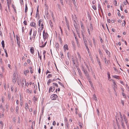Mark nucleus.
I'll return each mask as SVG.
<instances>
[{
  "label": "nucleus",
  "mask_w": 129,
  "mask_h": 129,
  "mask_svg": "<svg viewBox=\"0 0 129 129\" xmlns=\"http://www.w3.org/2000/svg\"><path fill=\"white\" fill-rule=\"evenodd\" d=\"M50 98L52 100H55L57 98L58 96L56 94H53L51 95Z\"/></svg>",
  "instance_id": "obj_1"
},
{
  "label": "nucleus",
  "mask_w": 129,
  "mask_h": 129,
  "mask_svg": "<svg viewBox=\"0 0 129 129\" xmlns=\"http://www.w3.org/2000/svg\"><path fill=\"white\" fill-rule=\"evenodd\" d=\"M83 71L84 72L85 76L87 78H90V76L86 70H85L84 69H83Z\"/></svg>",
  "instance_id": "obj_2"
},
{
  "label": "nucleus",
  "mask_w": 129,
  "mask_h": 129,
  "mask_svg": "<svg viewBox=\"0 0 129 129\" xmlns=\"http://www.w3.org/2000/svg\"><path fill=\"white\" fill-rule=\"evenodd\" d=\"M30 25L31 26L34 27L35 28H37V25L35 22H32L30 23Z\"/></svg>",
  "instance_id": "obj_3"
},
{
  "label": "nucleus",
  "mask_w": 129,
  "mask_h": 129,
  "mask_svg": "<svg viewBox=\"0 0 129 129\" xmlns=\"http://www.w3.org/2000/svg\"><path fill=\"white\" fill-rule=\"evenodd\" d=\"M48 35L47 33L43 34V38L44 40L46 39L48 37Z\"/></svg>",
  "instance_id": "obj_4"
},
{
  "label": "nucleus",
  "mask_w": 129,
  "mask_h": 129,
  "mask_svg": "<svg viewBox=\"0 0 129 129\" xmlns=\"http://www.w3.org/2000/svg\"><path fill=\"white\" fill-rule=\"evenodd\" d=\"M85 31L84 29H82L81 30V33L82 34V36L83 39H84V38H85V36H84V34L85 33Z\"/></svg>",
  "instance_id": "obj_5"
},
{
  "label": "nucleus",
  "mask_w": 129,
  "mask_h": 129,
  "mask_svg": "<svg viewBox=\"0 0 129 129\" xmlns=\"http://www.w3.org/2000/svg\"><path fill=\"white\" fill-rule=\"evenodd\" d=\"M17 81V83L18 85L20 86V84H21V81L20 80H19L18 77L16 79Z\"/></svg>",
  "instance_id": "obj_6"
},
{
  "label": "nucleus",
  "mask_w": 129,
  "mask_h": 129,
  "mask_svg": "<svg viewBox=\"0 0 129 129\" xmlns=\"http://www.w3.org/2000/svg\"><path fill=\"white\" fill-rule=\"evenodd\" d=\"M26 81L25 79H23L22 81H21V84L22 85V87L24 86V84L25 83Z\"/></svg>",
  "instance_id": "obj_7"
},
{
  "label": "nucleus",
  "mask_w": 129,
  "mask_h": 129,
  "mask_svg": "<svg viewBox=\"0 0 129 129\" xmlns=\"http://www.w3.org/2000/svg\"><path fill=\"white\" fill-rule=\"evenodd\" d=\"M85 38H84V39H83L85 45V46L86 47V48H88V45H87V41L86 39H85Z\"/></svg>",
  "instance_id": "obj_8"
},
{
  "label": "nucleus",
  "mask_w": 129,
  "mask_h": 129,
  "mask_svg": "<svg viewBox=\"0 0 129 129\" xmlns=\"http://www.w3.org/2000/svg\"><path fill=\"white\" fill-rule=\"evenodd\" d=\"M55 89V87H50L49 88V92H50V91L53 92Z\"/></svg>",
  "instance_id": "obj_9"
},
{
  "label": "nucleus",
  "mask_w": 129,
  "mask_h": 129,
  "mask_svg": "<svg viewBox=\"0 0 129 129\" xmlns=\"http://www.w3.org/2000/svg\"><path fill=\"white\" fill-rule=\"evenodd\" d=\"M113 88L114 91L116 92V89L117 88V85L116 84L113 85Z\"/></svg>",
  "instance_id": "obj_10"
},
{
  "label": "nucleus",
  "mask_w": 129,
  "mask_h": 129,
  "mask_svg": "<svg viewBox=\"0 0 129 129\" xmlns=\"http://www.w3.org/2000/svg\"><path fill=\"white\" fill-rule=\"evenodd\" d=\"M37 31L36 30H35L34 31L33 38H34V39H35V37L37 34Z\"/></svg>",
  "instance_id": "obj_11"
},
{
  "label": "nucleus",
  "mask_w": 129,
  "mask_h": 129,
  "mask_svg": "<svg viewBox=\"0 0 129 129\" xmlns=\"http://www.w3.org/2000/svg\"><path fill=\"white\" fill-rule=\"evenodd\" d=\"M93 45L95 47H96V46L97 45V44L96 42L95 41L94 38H93Z\"/></svg>",
  "instance_id": "obj_12"
},
{
  "label": "nucleus",
  "mask_w": 129,
  "mask_h": 129,
  "mask_svg": "<svg viewBox=\"0 0 129 129\" xmlns=\"http://www.w3.org/2000/svg\"><path fill=\"white\" fill-rule=\"evenodd\" d=\"M75 28L76 30V31L78 35V36L79 37L80 34V32L79 31V29L78 28H76V27H75Z\"/></svg>",
  "instance_id": "obj_13"
},
{
  "label": "nucleus",
  "mask_w": 129,
  "mask_h": 129,
  "mask_svg": "<svg viewBox=\"0 0 129 129\" xmlns=\"http://www.w3.org/2000/svg\"><path fill=\"white\" fill-rule=\"evenodd\" d=\"M112 77L116 79H117L119 80L120 79V78L119 77V76L115 75H114L112 76Z\"/></svg>",
  "instance_id": "obj_14"
},
{
  "label": "nucleus",
  "mask_w": 129,
  "mask_h": 129,
  "mask_svg": "<svg viewBox=\"0 0 129 129\" xmlns=\"http://www.w3.org/2000/svg\"><path fill=\"white\" fill-rule=\"evenodd\" d=\"M43 20L41 19H40L39 21L38 25L39 26H40L41 23H42V22H43Z\"/></svg>",
  "instance_id": "obj_15"
},
{
  "label": "nucleus",
  "mask_w": 129,
  "mask_h": 129,
  "mask_svg": "<svg viewBox=\"0 0 129 129\" xmlns=\"http://www.w3.org/2000/svg\"><path fill=\"white\" fill-rule=\"evenodd\" d=\"M58 38L59 39V42L60 43V44L61 45H62V40L61 39L60 37L59 36H59H58Z\"/></svg>",
  "instance_id": "obj_16"
},
{
  "label": "nucleus",
  "mask_w": 129,
  "mask_h": 129,
  "mask_svg": "<svg viewBox=\"0 0 129 129\" xmlns=\"http://www.w3.org/2000/svg\"><path fill=\"white\" fill-rule=\"evenodd\" d=\"M77 69L78 71V72L79 74V75L81 76V73L80 70V69L79 68H77Z\"/></svg>",
  "instance_id": "obj_17"
},
{
  "label": "nucleus",
  "mask_w": 129,
  "mask_h": 129,
  "mask_svg": "<svg viewBox=\"0 0 129 129\" xmlns=\"http://www.w3.org/2000/svg\"><path fill=\"white\" fill-rule=\"evenodd\" d=\"M64 18L66 24V25H68L69 24L68 21L66 17V16H65Z\"/></svg>",
  "instance_id": "obj_18"
},
{
  "label": "nucleus",
  "mask_w": 129,
  "mask_h": 129,
  "mask_svg": "<svg viewBox=\"0 0 129 129\" xmlns=\"http://www.w3.org/2000/svg\"><path fill=\"white\" fill-rule=\"evenodd\" d=\"M19 109V107H18V106L16 107L15 108V110L16 112H17V114L18 113V110Z\"/></svg>",
  "instance_id": "obj_19"
},
{
  "label": "nucleus",
  "mask_w": 129,
  "mask_h": 129,
  "mask_svg": "<svg viewBox=\"0 0 129 129\" xmlns=\"http://www.w3.org/2000/svg\"><path fill=\"white\" fill-rule=\"evenodd\" d=\"M34 49H30V51L31 53L33 54H34Z\"/></svg>",
  "instance_id": "obj_20"
},
{
  "label": "nucleus",
  "mask_w": 129,
  "mask_h": 129,
  "mask_svg": "<svg viewBox=\"0 0 129 129\" xmlns=\"http://www.w3.org/2000/svg\"><path fill=\"white\" fill-rule=\"evenodd\" d=\"M47 43V42H45L42 45H40V47L41 48H43L44 47V46L46 45V43Z\"/></svg>",
  "instance_id": "obj_21"
},
{
  "label": "nucleus",
  "mask_w": 129,
  "mask_h": 129,
  "mask_svg": "<svg viewBox=\"0 0 129 129\" xmlns=\"http://www.w3.org/2000/svg\"><path fill=\"white\" fill-rule=\"evenodd\" d=\"M25 107L26 110H27L28 109V105L27 103H26L25 104Z\"/></svg>",
  "instance_id": "obj_22"
},
{
  "label": "nucleus",
  "mask_w": 129,
  "mask_h": 129,
  "mask_svg": "<svg viewBox=\"0 0 129 129\" xmlns=\"http://www.w3.org/2000/svg\"><path fill=\"white\" fill-rule=\"evenodd\" d=\"M28 9V8L27 7V6L26 4H25V13H26L27 12Z\"/></svg>",
  "instance_id": "obj_23"
},
{
  "label": "nucleus",
  "mask_w": 129,
  "mask_h": 129,
  "mask_svg": "<svg viewBox=\"0 0 129 129\" xmlns=\"http://www.w3.org/2000/svg\"><path fill=\"white\" fill-rule=\"evenodd\" d=\"M1 43H2V46L3 48H4L5 47L4 42V41L3 40L2 41Z\"/></svg>",
  "instance_id": "obj_24"
},
{
  "label": "nucleus",
  "mask_w": 129,
  "mask_h": 129,
  "mask_svg": "<svg viewBox=\"0 0 129 129\" xmlns=\"http://www.w3.org/2000/svg\"><path fill=\"white\" fill-rule=\"evenodd\" d=\"M4 113L3 112H2V114H0V118H3L4 116Z\"/></svg>",
  "instance_id": "obj_25"
},
{
  "label": "nucleus",
  "mask_w": 129,
  "mask_h": 129,
  "mask_svg": "<svg viewBox=\"0 0 129 129\" xmlns=\"http://www.w3.org/2000/svg\"><path fill=\"white\" fill-rule=\"evenodd\" d=\"M52 82V80L51 79H49L48 80L47 82V84L48 85H49L50 83Z\"/></svg>",
  "instance_id": "obj_26"
},
{
  "label": "nucleus",
  "mask_w": 129,
  "mask_h": 129,
  "mask_svg": "<svg viewBox=\"0 0 129 129\" xmlns=\"http://www.w3.org/2000/svg\"><path fill=\"white\" fill-rule=\"evenodd\" d=\"M107 75H108V78L109 80V79L111 78L110 76V74L109 72H107Z\"/></svg>",
  "instance_id": "obj_27"
},
{
  "label": "nucleus",
  "mask_w": 129,
  "mask_h": 129,
  "mask_svg": "<svg viewBox=\"0 0 129 129\" xmlns=\"http://www.w3.org/2000/svg\"><path fill=\"white\" fill-rule=\"evenodd\" d=\"M12 81L14 83H15L16 81V77L13 78Z\"/></svg>",
  "instance_id": "obj_28"
},
{
  "label": "nucleus",
  "mask_w": 129,
  "mask_h": 129,
  "mask_svg": "<svg viewBox=\"0 0 129 129\" xmlns=\"http://www.w3.org/2000/svg\"><path fill=\"white\" fill-rule=\"evenodd\" d=\"M53 84L54 87V86L56 87H58V85L56 83H53Z\"/></svg>",
  "instance_id": "obj_29"
},
{
  "label": "nucleus",
  "mask_w": 129,
  "mask_h": 129,
  "mask_svg": "<svg viewBox=\"0 0 129 129\" xmlns=\"http://www.w3.org/2000/svg\"><path fill=\"white\" fill-rule=\"evenodd\" d=\"M7 5L8 8L10 6V5L11 4H10V2H9V0H7Z\"/></svg>",
  "instance_id": "obj_30"
},
{
  "label": "nucleus",
  "mask_w": 129,
  "mask_h": 129,
  "mask_svg": "<svg viewBox=\"0 0 129 129\" xmlns=\"http://www.w3.org/2000/svg\"><path fill=\"white\" fill-rule=\"evenodd\" d=\"M105 61L106 63V64L107 65H108V62H109L110 61L108 60V61L107 60H106V58H105Z\"/></svg>",
  "instance_id": "obj_31"
},
{
  "label": "nucleus",
  "mask_w": 129,
  "mask_h": 129,
  "mask_svg": "<svg viewBox=\"0 0 129 129\" xmlns=\"http://www.w3.org/2000/svg\"><path fill=\"white\" fill-rule=\"evenodd\" d=\"M105 51L106 52V53L107 54L109 55L110 54V52L108 50H106L105 49Z\"/></svg>",
  "instance_id": "obj_32"
},
{
  "label": "nucleus",
  "mask_w": 129,
  "mask_h": 129,
  "mask_svg": "<svg viewBox=\"0 0 129 129\" xmlns=\"http://www.w3.org/2000/svg\"><path fill=\"white\" fill-rule=\"evenodd\" d=\"M90 30L91 31H92L93 30V26L92 25V24H90Z\"/></svg>",
  "instance_id": "obj_33"
},
{
  "label": "nucleus",
  "mask_w": 129,
  "mask_h": 129,
  "mask_svg": "<svg viewBox=\"0 0 129 129\" xmlns=\"http://www.w3.org/2000/svg\"><path fill=\"white\" fill-rule=\"evenodd\" d=\"M26 92L28 93H32V91L31 90H30L29 89H27L26 90Z\"/></svg>",
  "instance_id": "obj_34"
},
{
  "label": "nucleus",
  "mask_w": 129,
  "mask_h": 129,
  "mask_svg": "<svg viewBox=\"0 0 129 129\" xmlns=\"http://www.w3.org/2000/svg\"><path fill=\"white\" fill-rule=\"evenodd\" d=\"M81 28L82 29H82H84V27L83 26V24L82 23H81Z\"/></svg>",
  "instance_id": "obj_35"
},
{
  "label": "nucleus",
  "mask_w": 129,
  "mask_h": 129,
  "mask_svg": "<svg viewBox=\"0 0 129 129\" xmlns=\"http://www.w3.org/2000/svg\"><path fill=\"white\" fill-rule=\"evenodd\" d=\"M63 48H68V45L67 44H66L64 45Z\"/></svg>",
  "instance_id": "obj_36"
},
{
  "label": "nucleus",
  "mask_w": 129,
  "mask_h": 129,
  "mask_svg": "<svg viewBox=\"0 0 129 129\" xmlns=\"http://www.w3.org/2000/svg\"><path fill=\"white\" fill-rule=\"evenodd\" d=\"M49 23L50 25V26H52L53 25H52V21L51 20H50L49 21Z\"/></svg>",
  "instance_id": "obj_37"
},
{
  "label": "nucleus",
  "mask_w": 129,
  "mask_h": 129,
  "mask_svg": "<svg viewBox=\"0 0 129 129\" xmlns=\"http://www.w3.org/2000/svg\"><path fill=\"white\" fill-rule=\"evenodd\" d=\"M87 29L88 33L89 34V35H90L91 34L90 32V29L88 28H87Z\"/></svg>",
  "instance_id": "obj_38"
},
{
  "label": "nucleus",
  "mask_w": 129,
  "mask_h": 129,
  "mask_svg": "<svg viewBox=\"0 0 129 129\" xmlns=\"http://www.w3.org/2000/svg\"><path fill=\"white\" fill-rule=\"evenodd\" d=\"M93 97L95 101L97 100L96 98V96L95 94H94L93 95Z\"/></svg>",
  "instance_id": "obj_39"
},
{
  "label": "nucleus",
  "mask_w": 129,
  "mask_h": 129,
  "mask_svg": "<svg viewBox=\"0 0 129 129\" xmlns=\"http://www.w3.org/2000/svg\"><path fill=\"white\" fill-rule=\"evenodd\" d=\"M33 86H34V87L35 89L36 90L37 89V86L36 85H33Z\"/></svg>",
  "instance_id": "obj_40"
},
{
  "label": "nucleus",
  "mask_w": 129,
  "mask_h": 129,
  "mask_svg": "<svg viewBox=\"0 0 129 129\" xmlns=\"http://www.w3.org/2000/svg\"><path fill=\"white\" fill-rule=\"evenodd\" d=\"M43 28H40V27L39 29H38V32H41L42 30H43Z\"/></svg>",
  "instance_id": "obj_41"
},
{
  "label": "nucleus",
  "mask_w": 129,
  "mask_h": 129,
  "mask_svg": "<svg viewBox=\"0 0 129 129\" xmlns=\"http://www.w3.org/2000/svg\"><path fill=\"white\" fill-rule=\"evenodd\" d=\"M92 8L93 9H94V10H96V6L95 5L92 6Z\"/></svg>",
  "instance_id": "obj_42"
},
{
  "label": "nucleus",
  "mask_w": 129,
  "mask_h": 129,
  "mask_svg": "<svg viewBox=\"0 0 129 129\" xmlns=\"http://www.w3.org/2000/svg\"><path fill=\"white\" fill-rule=\"evenodd\" d=\"M8 98L9 100L11 98V95L9 93L8 94Z\"/></svg>",
  "instance_id": "obj_43"
},
{
  "label": "nucleus",
  "mask_w": 129,
  "mask_h": 129,
  "mask_svg": "<svg viewBox=\"0 0 129 129\" xmlns=\"http://www.w3.org/2000/svg\"><path fill=\"white\" fill-rule=\"evenodd\" d=\"M16 39L17 41H19L20 38L18 37L17 36L16 37Z\"/></svg>",
  "instance_id": "obj_44"
},
{
  "label": "nucleus",
  "mask_w": 129,
  "mask_h": 129,
  "mask_svg": "<svg viewBox=\"0 0 129 129\" xmlns=\"http://www.w3.org/2000/svg\"><path fill=\"white\" fill-rule=\"evenodd\" d=\"M121 125H122V127L123 128V129H125V128H124L125 126L124 125V123L123 122H122L121 123Z\"/></svg>",
  "instance_id": "obj_45"
},
{
  "label": "nucleus",
  "mask_w": 129,
  "mask_h": 129,
  "mask_svg": "<svg viewBox=\"0 0 129 129\" xmlns=\"http://www.w3.org/2000/svg\"><path fill=\"white\" fill-rule=\"evenodd\" d=\"M58 83L61 86L63 87H64V85L63 84L60 82H58Z\"/></svg>",
  "instance_id": "obj_46"
},
{
  "label": "nucleus",
  "mask_w": 129,
  "mask_h": 129,
  "mask_svg": "<svg viewBox=\"0 0 129 129\" xmlns=\"http://www.w3.org/2000/svg\"><path fill=\"white\" fill-rule=\"evenodd\" d=\"M23 23L25 25H27V22L26 20H24Z\"/></svg>",
  "instance_id": "obj_47"
},
{
  "label": "nucleus",
  "mask_w": 129,
  "mask_h": 129,
  "mask_svg": "<svg viewBox=\"0 0 129 129\" xmlns=\"http://www.w3.org/2000/svg\"><path fill=\"white\" fill-rule=\"evenodd\" d=\"M52 77V75L51 74H48L47 76V78H49L50 77Z\"/></svg>",
  "instance_id": "obj_48"
},
{
  "label": "nucleus",
  "mask_w": 129,
  "mask_h": 129,
  "mask_svg": "<svg viewBox=\"0 0 129 129\" xmlns=\"http://www.w3.org/2000/svg\"><path fill=\"white\" fill-rule=\"evenodd\" d=\"M123 21L124 22V23H122V25L123 26H124L125 24V20H124Z\"/></svg>",
  "instance_id": "obj_49"
},
{
  "label": "nucleus",
  "mask_w": 129,
  "mask_h": 129,
  "mask_svg": "<svg viewBox=\"0 0 129 129\" xmlns=\"http://www.w3.org/2000/svg\"><path fill=\"white\" fill-rule=\"evenodd\" d=\"M33 99L34 101H36L37 100V98L35 96H34Z\"/></svg>",
  "instance_id": "obj_50"
},
{
  "label": "nucleus",
  "mask_w": 129,
  "mask_h": 129,
  "mask_svg": "<svg viewBox=\"0 0 129 129\" xmlns=\"http://www.w3.org/2000/svg\"><path fill=\"white\" fill-rule=\"evenodd\" d=\"M32 31V28H31L30 29V31L29 32V35L30 36H31V35Z\"/></svg>",
  "instance_id": "obj_51"
},
{
  "label": "nucleus",
  "mask_w": 129,
  "mask_h": 129,
  "mask_svg": "<svg viewBox=\"0 0 129 129\" xmlns=\"http://www.w3.org/2000/svg\"><path fill=\"white\" fill-rule=\"evenodd\" d=\"M60 1L61 5H63V0H59Z\"/></svg>",
  "instance_id": "obj_52"
},
{
  "label": "nucleus",
  "mask_w": 129,
  "mask_h": 129,
  "mask_svg": "<svg viewBox=\"0 0 129 129\" xmlns=\"http://www.w3.org/2000/svg\"><path fill=\"white\" fill-rule=\"evenodd\" d=\"M122 95L124 96V98H125L126 97L125 94L123 92L122 93Z\"/></svg>",
  "instance_id": "obj_53"
},
{
  "label": "nucleus",
  "mask_w": 129,
  "mask_h": 129,
  "mask_svg": "<svg viewBox=\"0 0 129 129\" xmlns=\"http://www.w3.org/2000/svg\"><path fill=\"white\" fill-rule=\"evenodd\" d=\"M59 28L60 29V31H61V34H63V32H62V29H61V27H59Z\"/></svg>",
  "instance_id": "obj_54"
},
{
  "label": "nucleus",
  "mask_w": 129,
  "mask_h": 129,
  "mask_svg": "<svg viewBox=\"0 0 129 129\" xmlns=\"http://www.w3.org/2000/svg\"><path fill=\"white\" fill-rule=\"evenodd\" d=\"M79 125L80 126V127L81 128H82V125L81 123H79Z\"/></svg>",
  "instance_id": "obj_55"
},
{
  "label": "nucleus",
  "mask_w": 129,
  "mask_h": 129,
  "mask_svg": "<svg viewBox=\"0 0 129 129\" xmlns=\"http://www.w3.org/2000/svg\"><path fill=\"white\" fill-rule=\"evenodd\" d=\"M41 28H44V25L43 23V22L41 23Z\"/></svg>",
  "instance_id": "obj_56"
},
{
  "label": "nucleus",
  "mask_w": 129,
  "mask_h": 129,
  "mask_svg": "<svg viewBox=\"0 0 129 129\" xmlns=\"http://www.w3.org/2000/svg\"><path fill=\"white\" fill-rule=\"evenodd\" d=\"M97 61H98V62L99 63V64L100 66L101 65V64H100V60L99 59H97Z\"/></svg>",
  "instance_id": "obj_57"
},
{
  "label": "nucleus",
  "mask_w": 129,
  "mask_h": 129,
  "mask_svg": "<svg viewBox=\"0 0 129 129\" xmlns=\"http://www.w3.org/2000/svg\"><path fill=\"white\" fill-rule=\"evenodd\" d=\"M88 79V81L89 82V83H90V84H91V80H90V78H87Z\"/></svg>",
  "instance_id": "obj_58"
},
{
  "label": "nucleus",
  "mask_w": 129,
  "mask_h": 129,
  "mask_svg": "<svg viewBox=\"0 0 129 129\" xmlns=\"http://www.w3.org/2000/svg\"><path fill=\"white\" fill-rule=\"evenodd\" d=\"M114 2L115 3V5L116 6H117V1L116 0H115Z\"/></svg>",
  "instance_id": "obj_59"
},
{
  "label": "nucleus",
  "mask_w": 129,
  "mask_h": 129,
  "mask_svg": "<svg viewBox=\"0 0 129 129\" xmlns=\"http://www.w3.org/2000/svg\"><path fill=\"white\" fill-rule=\"evenodd\" d=\"M56 123L55 121H54L53 122V125H56Z\"/></svg>",
  "instance_id": "obj_60"
},
{
  "label": "nucleus",
  "mask_w": 129,
  "mask_h": 129,
  "mask_svg": "<svg viewBox=\"0 0 129 129\" xmlns=\"http://www.w3.org/2000/svg\"><path fill=\"white\" fill-rule=\"evenodd\" d=\"M98 8L99 9L100 8V9H102L100 5L99 4H98Z\"/></svg>",
  "instance_id": "obj_61"
},
{
  "label": "nucleus",
  "mask_w": 129,
  "mask_h": 129,
  "mask_svg": "<svg viewBox=\"0 0 129 129\" xmlns=\"http://www.w3.org/2000/svg\"><path fill=\"white\" fill-rule=\"evenodd\" d=\"M57 6H58V8L60 9V10L61 9V8H60V5L59 4H57Z\"/></svg>",
  "instance_id": "obj_62"
},
{
  "label": "nucleus",
  "mask_w": 129,
  "mask_h": 129,
  "mask_svg": "<svg viewBox=\"0 0 129 129\" xmlns=\"http://www.w3.org/2000/svg\"><path fill=\"white\" fill-rule=\"evenodd\" d=\"M111 80H112V82L113 84V85L116 84V83H115V81L114 80L112 79Z\"/></svg>",
  "instance_id": "obj_63"
},
{
  "label": "nucleus",
  "mask_w": 129,
  "mask_h": 129,
  "mask_svg": "<svg viewBox=\"0 0 129 129\" xmlns=\"http://www.w3.org/2000/svg\"><path fill=\"white\" fill-rule=\"evenodd\" d=\"M0 63L2 64V58H0Z\"/></svg>",
  "instance_id": "obj_64"
}]
</instances>
